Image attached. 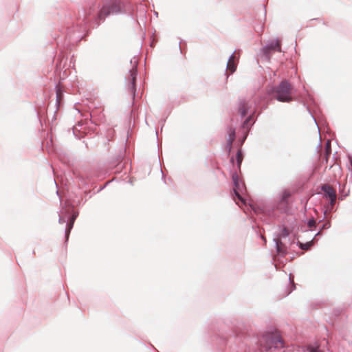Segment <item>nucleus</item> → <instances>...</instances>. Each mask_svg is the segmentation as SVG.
<instances>
[{
    "mask_svg": "<svg viewBox=\"0 0 352 352\" xmlns=\"http://www.w3.org/2000/svg\"><path fill=\"white\" fill-rule=\"evenodd\" d=\"M259 343L261 349L265 351H272L273 349L285 346L284 341L278 331L264 333L259 339Z\"/></svg>",
    "mask_w": 352,
    "mask_h": 352,
    "instance_id": "obj_1",
    "label": "nucleus"
},
{
    "mask_svg": "<svg viewBox=\"0 0 352 352\" xmlns=\"http://www.w3.org/2000/svg\"><path fill=\"white\" fill-rule=\"evenodd\" d=\"M60 222L64 223V222H65V220H64V219H60Z\"/></svg>",
    "mask_w": 352,
    "mask_h": 352,
    "instance_id": "obj_21",
    "label": "nucleus"
},
{
    "mask_svg": "<svg viewBox=\"0 0 352 352\" xmlns=\"http://www.w3.org/2000/svg\"><path fill=\"white\" fill-rule=\"evenodd\" d=\"M76 217H77V214H73L72 216L70 218V221L71 222H74L75 221L76 219Z\"/></svg>",
    "mask_w": 352,
    "mask_h": 352,
    "instance_id": "obj_19",
    "label": "nucleus"
},
{
    "mask_svg": "<svg viewBox=\"0 0 352 352\" xmlns=\"http://www.w3.org/2000/svg\"><path fill=\"white\" fill-rule=\"evenodd\" d=\"M74 222H71L69 221L68 226H67V228L66 229V235H67V237H68L69 236V234L70 232V230H72V228H73V226H74Z\"/></svg>",
    "mask_w": 352,
    "mask_h": 352,
    "instance_id": "obj_13",
    "label": "nucleus"
},
{
    "mask_svg": "<svg viewBox=\"0 0 352 352\" xmlns=\"http://www.w3.org/2000/svg\"><path fill=\"white\" fill-rule=\"evenodd\" d=\"M331 151L330 142H329V141H328L326 144V157H325L326 162L328 161V157H329V155L331 154Z\"/></svg>",
    "mask_w": 352,
    "mask_h": 352,
    "instance_id": "obj_12",
    "label": "nucleus"
},
{
    "mask_svg": "<svg viewBox=\"0 0 352 352\" xmlns=\"http://www.w3.org/2000/svg\"><path fill=\"white\" fill-rule=\"evenodd\" d=\"M137 76V63L135 62L134 65H133V67L130 70V74L128 78V80L129 82V88L131 91V92L135 95V79Z\"/></svg>",
    "mask_w": 352,
    "mask_h": 352,
    "instance_id": "obj_5",
    "label": "nucleus"
},
{
    "mask_svg": "<svg viewBox=\"0 0 352 352\" xmlns=\"http://www.w3.org/2000/svg\"><path fill=\"white\" fill-rule=\"evenodd\" d=\"M269 50H273V51H277L280 52V43L278 40L275 41L274 42H272L269 46H268Z\"/></svg>",
    "mask_w": 352,
    "mask_h": 352,
    "instance_id": "obj_11",
    "label": "nucleus"
},
{
    "mask_svg": "<svg viewBox=\"0 0 352 352\" xmlns=\"http://www.w3.org/2000/svg\"><path fill=\"white\" fill-rule=\"evenodd\" d=\"M308 349L309 352H320L318 347L309 346Z\"/></svg>",
    "mask_w": 352,
    "mask_h": 352,
    "instance_id": "obj_15",
    "label": "nucleus"
},
{
    "mask_svg": "<svg viewBox=\"0 0 352 352\" xmlns=\"http://www.w3.org/2000/svg\"><path fill=\"white\" fill-rule=\"evenodd\" d=\"M242 159H243V157H242V154H241V151H238L237 155H236V160H237L239 166L241 165Z\"/></svg>",
    "mask_w": 352,
    "mask_h": 352,
    "instance_id": "obj_14",
    "label": "nucleus"
},
{
    "mask_svg": "<svg viewBox=\"0 0 352 352\" xmlns=\"http://www.w3.org/2000/svg\"><path fill=\"white\" fill-rule=\"evenodd\" d=\"M234 188L233 190H234V200L236 201V197L239 201L243 202V198L239 193L240 187H241L240 183L239 182V181H235V183H234Z\"/></svg>",
    "mask_w": 352,
    "mask_h": 352,
    "instance_id": "obj_9",
    "label": "nucleus"
},
{
    "mask_svg": "<svg viewBox=\"0 0 352 352\" xmlns=\"http://www.w3.org/2000/svg\"><path fill=\"white\" fill-rule=\"evenodd\" d=\"M315 225H316V221H315L314 219H311V220L309 221L308 226L309 228H312V227L315 226Z\"/></svg>",
    "mask_w": 352,
    "mask_h": 352,
    "instance_id": "obj_16",
    "label": "nucleus"
},
{
    "mask_svg": "<svg viewBox=\"0 0 352 352\" xmlns=\"http://www.w3.org/2000/svg\"><path fill=\"white\" fill-rule=\"evenodd\" d=\"M232 179H233L234 183H235V181H238L237 175H233Z\"/></svg>",
    "mask_w": 352,
    "mask_h": 352,
    "instance_id": "obj_20",
    "label": "nucleus"
},
{
    "mask_svg": "<svg viewBox=\"0 0 352 352\" xmlns=\"http://www.w3.org/2000/svg\"><path fill=\"white\" fill-rule=\"evenodd\" d=\"M237 60H236L235 54H232L227 63V69L230 72L231 74L234 73L236 69Z\"/></svg>",
    "mask_w": 352,
    "mask_h": 352,
    "instance_id": "obj_6",
    "label": "nucleus"
},
{
    "mask_svg": "<svg viewBox=\"0 0 352 352\" xmlns=\"http://www.w3.org/2000/svg\"><path fill=\"white\" fill-rule=\"evenodd\" d=\"M322 190L324 192L325 196L330 199V204L333 207L337 198L335 189L329 185L324 184L322 186Z\"/></svg>",
    "mask_w": 352,
    "mask_h": 352,
    "instance_id": "obj_4",
    "label": "nucleus"
},
{
    "mask_svg": "<svg viewBox=\"0 0 352 352\" xmlns=\"http://www.w3.org/2000/svg\"><path fill=\"white\" fill-rule=\"evenodd\" d=\"M94 4L89 7V8L88 11H87V14L89 15V14H91V12L94 10Z\"/></svg>",
    "mask_w": 352,
    "mask_h": 352,
    "instance_id": "obj_18",
    "label": "nucleus"
},
{
    "mask_svg": "<svg viewBox=\"0 0 352 352\" xmlns=\"http://www.w3.org/2000/svg\"><path fill=\"white\" fill-rule=\"evenodd\" d=\"M292 192L289 189L283 190L280 195V201L283 204H287L289 198L292 196Z\"/></svg>",
    "mask_w": 352,
    "mask_h": 352,
    "instance_id": "obj_8",
    "label": "nucleus"
},
{
    "mask_svg": "<svg viewBox=\"0 0 352 352\" xmlns=\"http://www.w3.org/2000/svg\"><path fill=\"white\" fill-rule=\"evenodd\" d=\"M289 230L287 228H284L283 230L281 235H282V236H287L289 235Z\"/></svg>",
    "mask_w": 352,
    "mask_h": 352,
    "instance_id": "obj_17",
    "label": "nucleus"
},
{
    "mask_svg": "<svg viewBox=\"0 0 352 352\" xmlns=\"http://www.w3.org/2000/svg\"><path fill=\"white\" fill-rule=\"evenodd\" d=\"M294 88L287 80L282 81L274 90V98L283 102H289L294 100Z\"/></svg>",
    "mask_w": 352,
    "mask_h": 352,
    "instance_id": "obj_3",
    "label": "nucleus"
},
{
    "mask_svg": "<svg viewBox=\"0 0 352 352\" xmlns=\"http://www.w3.org/2000/svg\"><path fill=\"white\" fill-rule=\"evenodd\" d=\"M120 11V2L118 0H109L103 2L100 8L96 21L97 25H100L101 21H104L105 18L111 14L118 13Z\"/></svg>",
    "mask_w": 352,
    "mask_h": 352,
    "instance_id": "obj_2",
    "label": "nucleus"
},
{
    "mask_svg": "<svg viewBox=\"0 0 352 352\" xmlns=\"http://www.w3.org/2000/svg\"><path fill=\"white\" fill-rule=\"evenodd\" d=\"M248 109V104L245 101H241L239 104V112L243 117L247 114V111Z\"/></svg>",
    "mask_w": 352,
    "mask_h": 352,
    "instance_id": "obj_10",
    "label": "nucleus"
},
{
    "mask_svg": "<svg viewBox=\"0 0 352 352\" xmlns=\"http://www.w3.org/2000/svg\"><path fill=\"white\" fill-rule=\"evenodd\" d=\"M227 132L228 134V138L227 139V144H228V146H229V148L230 149L231 145L235 139V129L232 127H230L228 129Z\"/></svg>",
    "mask_w": 352,
    "mask_h": 352,
    "instance_id": "obj_7",
    "label": "nucleus"
}]
</instances>
